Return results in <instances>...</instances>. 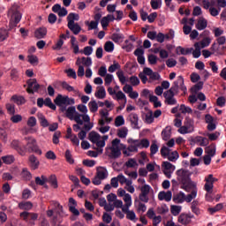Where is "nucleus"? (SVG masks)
<instances>
[{
	"label": "nucleus",
	"mask_w": 226,
	"mask_h": 226,
	"mask_svg": "<svg viewBox=\"0 0 226 226\" xmlns=\"http://www.w3.org/2000/svg\"><path fill=\"white\" fill-rule=\"evenodd\" d=\"M144 121L147 124H152L154 123V117L153 115V110L148 109L147 113H145Z\"/></svg>",
	"instance_id": "72a5a7b5"
},
{
	"label": "nucleus",
	"mask_w": 226,
	"mask_h": 226,
	"mask_svg": "<svg viewBox=\"0 0 226 226\" xmlns=\"http://www.w3.org/2000/svg\"><path fill=\"white\" fill-rule=\"evenodd\" d=\"M49 183L51 185L53 188H57V177L56 175H51L49 178Z\"/></svg>",
	"instance_id": "338daca9"
},
{
	"label": "nucleus",
	"mask_w": 226,
	"mask_h": 226,
	"mask_svg": "<svg viewBox=\"0 0 226 226\" xmlns=\"http://www.w3.org/2000/svg\"><path fill=\"white\" fill-rule=\"evenodd\" d=\"M2 161L5 165H11L15 162V156L13 155H4L2 157Z\"/></svg>",
	"instance_id": "09e8293b"
},
{
	"label": "nucleus",
	"mask_w": 226,
	"mask_h": 226,
	"mask_svg": "<svg viewBox=\"0 0 226 226\" xmlns=\"http://www.w3.org/2000/svg\"><path fill=\"white\" fill-rule=\"evenodd\" d=\"M202 87H204V82L200 81L191 88V91H192V93L196 94V93H199V91H200V89H202Z\"/></svg>",
	"instance_id": "4d7b16f0"
},
{
	"label": "nucleus",
	"mask_w": 226,
	"mask_h": 226,
	"mask_svg": "<svg viewBox=\"0 0 226 226\" xmlns=\"http://www.w3.org/2000/svg\"><path fill=\"white\" fill-rule=\"evenodd\" d=\"M55 105L59 107L60 112H66L68 105H75V99L69 98L68 95L59 94L54 100Z\"/></svg>",
	"instance_id": "f03ea898"
},
{
	"label": "nucleus",
	"mask_w": 226,
	"mask_h": 226,
	"mask_svg": "<svg viewBox=\"0 0 226 226\" xmlns=\"http://www.w3.org/2000/svg\"><path fill=\"white\" fill-rule=\"evenodd\" d=\"M144 72L149 77L150 80H160V74L158 72H154L149 67L144 68Z\"/></svg>",
	"instance_id": "aec40b11"
},
{
	"label": "nucleus",
	"mask_w": 226,
	"mask_h": 226,
	"mask_svg": "<svg viewBox=\"0 0 226 226\" xmlns=\"http://www.w3.org/2000/svg\"><path fill=\"white\" fill-rule=\"evenodd\" d=\"M88 108L90 112H92L93 114H94V112H98V102H96V101H91L88 103Z\"/></svg>",
	"instance_id": "6e6d98bb"
},
{
	"label": "nucleus",
	"mask_w": 226,
	"mask_h": 226,
	"mask_svg": "<svg viewBox=\"0 0 226 226\" xmlns=\"http://www.w3.org/2000/svg\"><path fill=\"white\" fill-rule=\"evenodd\" d=\"M124 202H125V204L123 207V213H125L127 220L135 222V220H137V215L133 210H130V207H132V195L125 194Z\"/></svg>",
	"instance_id": "20e7f679"
},
{
	"label": "nucleus",
	"mask_w": 226,
	"mask_h": 226,
	"mask_svg": "<svg viewBox=\"0 0 226 226\" xmlns=\"http://www.w3.org/2000/svg\"><path fill=\"white\" fill-rule=\"evenodd\" d=\"M222 209H223V204L219 203L215 207L208 208V212L210 215H215V213H218V211H222Z\"/></svg>",
	"instance_id": "5fc2aeb1"
},
{
	"label": "nucleus",
	"mask_w": 226,
	"mask_h": 226,
	"mask_svg": "<svg viewBox=\"0 0 226 226\" xmlns=\"http://www.w3.org/2000/svg\"><path fill=\"white\" fill-rule=\"evenodd\" d=\"M158 149H160V147L156 143V141H153L150 146V156H154L156 153H158Z\"/></svg>",
	"instance_id": "3c124183"
},
{
	"label": "nucleus",
	"mask_w": 226,
	"mask_h": 226,
	"mask_svg": "<svg viewBox=\"0 0 226 226\" xmlns=\"http://www.w3.org/2000/svg\"><path fill=\"white\" fill-rule=\"evenodd\" d=\"M195 132L194 122L192 118H185L184 125L178 129V133L181 135H186L187 133H193Z\"/></svg>",
	"instance_id": "423d86ee"
},
{
	"label": "nucleus",
	"mask_w": 226,
	"mask_h": 226,
	"mask_svg": "<svg viewBox=\"0 0 226 226\" xmlns=\"http://www.w3.org/2000/svg\"><path fill=\"white\" fill-rule=\"evenodd\" d=\"M177 180L184 186H186V185L190 184V171L183 169L177 170Z\"/></svg>",
	"instance_id": "6e6552de"
},
{
	"label": "nucleus",
	"mask_w": 226,
	"mask_h": 226,
	"mask_svg": "<svg viewBox=\"0 0 226 226\" xmlns=\"http://www.w3.org/2000/svg\"><path fill=\"white\" fill-rule=\"evenodd\" d=\"M128 119L132 126V128L137 129L139 128V115L136 113H131L128 116Z\"/></svg>",
	"instance_id": "b1692460"
},
{
	"label": "nucleus",
	"mask_w": 226,
	"mask_h": 226,
	"mask_svg": "<svg viewBox=\"0 0 226 226\" xmlns=\"http://www.w3.org/2000/svg\"><path fill=\"white\" fill-rule=\"evenodd\" d=\"M11 100H13V102H15L17 105H24V103H26V98H24L23 96L13 95L11 97Z\"/></svg>",
	"instance_id": "13d9d810"
},
{
	"label": "nucleus",
	"mask_w": 226,
	"mask_h": 226,
	"mask_svg": "<svg viewBox=\"0 0 226 226\" xmlns=\"http://www.w3.org/2000/svg\"><path fill=\"white\" fill-rule=\"evenodd\" d=\"M197 198V189H193L190 194L185 196V202H192L193 199Z\"/></svg>",
	"instance_id": "052dcab7"
},
{
	"label": "nucleus",
	"mask_w": 226,
	"mask_h": 226,
	"mask_svg": "<svg viewBox=\"0 0 226 226\" xmlns=\"http://www.w3.org/2000/svg\"><path fill=\"white\" fill-rule=\"evenodd\" d=\"M100 114L102 117V119L99 120L100 126H104L105 123H110L112 121V117L109 118V110L101 109Z\"/></svg>",
	"instance_id": "2eb2a0df"
},
{
	"label": "nucleus",
	"mask_w": 226,
	"mask_h": 226,
	"mask_svg": "<svg viewBox=\"0 0 226 226\" xmlns=\"http://www.w3.org/2000/svg\"><path fill=\"white\" fill-rule=\"evenodd\" d=\"M8 30L4 28H0V42L4 41V40H8Z\"/></svg>",
	"instance_id": "69168bd1"
},
{
	"label": "nucleus",
	"mask_w": 226,
	"mask_h": 226,
	"mask_svg": "<svg viewBox=\"0 0 226 226\" xmlns=\"http://www.w3.org/2000/svg\"><path fill=\"white\" fill-rule=\"evenodd\" d=\"M80 19V16H79V14L75 13V12H71L68 14L67 16V26L75 24V20L79 21V19Z\"/></svg>",
	"instance_id": "7c9ffc66"
},
{
	"label": "nucleus",
	"mask_w": 226,
	"mask_h": 226,
	"mask_svg": "<svg viewBox=\"0 0 226 226\" xmlns=\"http://www.w3.org/2000/svg\"><path fill=\"white\" fill-rule=\"evenodd\" d=\"M185 200H186L185 192H180L173 196V202H175V204H183Z\"/></svg>",
	"instance_id": "a878e982"
},
{
	"label": "nucleus",
	"mask_w": 226,
	"mask_h": 226,
	"mask_svg": "<svg viewBox=\"0 0 226 226\" xmlns=\"http://www.w3.org/2000/svg\"><path fill=\"white\" fill-rule=\"evenodd\" d=\"M211 45V38L206 37L201 41L194 43V47H200L201 49H206Z\"/></svg>",
	"instance_id": "2f4dec72"
},
{
	"label": "nucleus",
	"mask_w": 226,
	"mask_h": 226,
	"mask_svg": "<svg viewBox=\"0 0 226 226\" xmlns=\"http://www.w3.org/2000/svg\"><path fill=\"white\" fill-rule=\"evenodd\" d=\"M149 102L154 104V109L162 107V102L155 95H149Z\"/></svg>",
	"instance_id": "79ce46f5"
},
{
	"label": "nucleus",
	"mask_w": 226,
	"mask_h": 226,
	"mask_svg": "<svg viewBox=\"0 0 226 226\" xmlns=\"http://www.w3.org/2000/svg\"><path fill=\"white\" fill-rule=\"evenodd\" d=\"M88 139L92 141L93 144H95L96 142H98V140H100V135L98 134V132L92 131L88 134Z\"/></svg>",
	"instance_id": "37998d69"
},
{
	"label": "nucleus",
	"mask_w": 226,
	"mask_h": 226,
	"mask_svg": "<svg viewBox=\"0 0 226 226\" xmlns=\"http://www.w3.org/2000/svg\"><path fill=\"white\" fill-rule=\"evenodd\" d=\"M95 176L102 180L107 179V170L102 168H98Z\"/></svg>",
	"instance_id": "de8ad7c7"
},
{
	"label": "nucleus",
	"mask_w": 226,
	"mask_h": 226,
	"mask_svg": "<svg viewBox=\"0 0 226 226\" xmlns=\"http://www.w3.org/2000/svg\"><path fill=\"white\" fill-rule=\"evenodd\" d=\"M179 89L180 91H183L185 94H186V87L185 86V79L183 76H178L170 89L167 91L170 92L172 94H178Z\"/></svg>",
	"instance_id": "39448f33"
},
{
	"label": "nucleus",
	"mask_w": 226,
	"mask_h": 226,
	"mask_svg": "<svg viewBox=\"0 0 226 226\" xmlns=\"http://www.w3.org/2000/svg\"><path fill=\"white\" fill-rule=\"evenodd\" d=\"M95 98H98L99 100H103L105 96H107V93L105 92V87H101L97 88V91L94 94Z\"/></svg>",
	"instance_id": "58836bf2"
},
{
	"label": "nucleus",
	"mask_w": 226,
	"mask_h": 226,
	"mask_svg": "<svg viewBox=\"0 0 226 226\" xmlns=\"http://www.w3.org/2000/svg\"><path fill=\"white\" fill-rule=\"evenodd\" d=\"M37 118L39 119V123L42 128H47L50 126V124H49V120L45 117V115L41 112L37 113Z\"/></svg>",
	"instance_id": "c85d7f7f"
},
{
	"label": "nucleus",
	"mask_w": 226,
	"mask_h": 226,
	"mask_svg": "<svg viewBox=\"0 0 226 226\" xmlns=\"http://www.w3.org/2000/svg\"><path fill=\"white\" fill-rule=\"evenodd\" d=\"M117 135L119 139H126L128 137V127H122L117 131Z\"/></svg>",
	"instance_id": "a19ab883"
},
{
	"label": "nucleus",
	"mask_w": 226,
	"mask_h": 226,
	"mask_svg": "<svg viewBox=\"0 0 226 226\" xmlns=\"http://www.w3.org/2000/svg\"><path fill=\"white\" fill-rule=\"evenodd\" d=\"M205 153L208 156H215V154H216V145L214 143L210 144L205 148Z\"/></svg>",
	"instance_id": "c9c22d12"
},
{
	"label": "nucleus",
	"mask_w": 226,
	"mask_h": 226,
	"mask_svg": "<svg viewBox=\"0 0 226 226\" xmlns=\"http://www.w3.org/2000/svg\"><path fill=\"white\" fill-rule=\"evenodd\" d=\"M68 29L73 33V34H79L80 31H82V27L79 25V23H74L72 25H67Z\"/></svg>",
	"instance_id": "4c0bfd02"
},
{
	"label": "nucleus",
	"mask_w": 226,
	"mask_h": 226,
	"mask_svg": "<svg viewBox=\"0 0 226 226\" xmlns=\"http://www.w3.org/2000/svg\"><path fill=\"white\" fill-rule=\"evenodd\" d=\"M105 154L109 158H114V139L111 140V145L106 147Z\"/></svg>",
	"instance_id": "a18cd8bd"
},
{
	"label": "nucleus",
	"mask_w": 226,
	"mask_h": 226,
	"mask_svg": "<svg viewBox=\"0 0 226 226\" xmlns=\"http://www.w3.org/2000/svg\"><path fill=\"white\" fill-rule=\"evenodd\" d=\"M162 167L163 169V174L168 177V179H170V177H172V173L176 170V166L170 162H163Z\"/></svg>",
	"instance_id": "9b49d317"
},
{
	"label": "nucleus",
	"mask_w": 226,
	"mask_h": 226,
	"mask_svg": "<svg viewBox=\"0 0 226 226\" xmlns=\"http://www.w3.org/2000/svg\"><path fill=\"white\" fill-rule=\"evenodd\" d=\"M29 166L32 169V170H36L38 167H40V161L38 160V157L34 154H31L28 157Z\"/></svg>",
	"instance_id": "a211bd4d"
},
{
	"label": "nucleus",
	"mask_w": 226,
	"mask_h": 226,
	"mask_svg": "<svg viewBox=\"0 0 226 226\" xmlns=\"http://www.w3.org/2000/svg\"><path fill=\"white\" fill-rule=\"evenodd\" d=\"M112 20H114V15L109 14L106 17H103L101 19V26L102 29H107V27L109 26V24L112 22Z\"/></svg>",
	"instance_id": "cd10ccee"
},
{
	"label": "nucleus",
	"mask_w": 226,
	"mask_h": 226,
	"mask_svg": "<svg viewBox=\"0 0 226 226\" xmlns=\"http://www.w3.org/2000/svg\"><path fill=\"white\" fill-rule=\"evenodd\" d=\"M125 167H127V169H135V167H139V163H137L135 159L131 158L125 162Z\"/></svg>",
	"instance_id": "603ef678"
},
{
	"label": "nucleus",
	"mask_w": 226,
	"mask_h": 226,
	"mask_svg": "<svg viewBox=\"0 0 226 226\" xmlns=\"http://www.w3.org/2000/svg\"><path fill=\"white\" fill-rule=\"evenodd\" d=\"M158 200H165V202H170L172 200V192L171 191H161L158 193Z\"/></svg>",
	"instance_id": "dca6fc26"
},
{
	"label": "nucleus",
	"mask_w": 226,
	"mask_h": 226,
	"mask_svg": "<svg viewBox=\"0 0 226 226\" xmlns=\"http://www.w3.org/2000/svg\"><path fill=\"white\" fill-rule=\"evenodd\" d=\"M44 105L46 107H49V109H51V110H56V109H57V107H56V104L52 103V99H50V97H47L44 100Z\"/></svg>",
	"instance_id": "bf43d9fd"
},
{
	"label": "nucleus",
	"mask_w": 226,
	"mask_h": 226,
	"mask_svg": "<svg viewBox=\"0 0 226 226\" xmlns=\"http://www.w3.org/2000/svg\"><path fill=\"white\" fill-rule=\"evenodd\" d=\"M26 84V92L28 93V94H34V93H38L40 87H41V86L38 84L36 79H28Z\"/></svg>",
	"instance_id": "9d476101"
},
{
	"label": "nucleus",
	"mask_w": 226,
	"mask_h": 226,
	"mask_svg": "<svg viewBox=\"0 0 226 226\" xmlns=\"http://www.w3.org/2000/svg\"><path fill=\"white\" fill-rule=\"evenodd\" d=\"M199 206H200V203L199 202V200H193L191 203V210L192 213H193L194 215H196V216H200V215H202V210H200V208L199 207Z\"/></svg>",
	"instance_id": "4be33fe9"
},
{
	"label": "nucleus",
	"mask_w": 226,
	"mask_h": 226,
	"mask_svg": "<svg viewBox=\"0 0 226 226\" xmlns=\"http://www.w3.org/2000/svg\"><path fill=\"white\" fill-rule=\"evenodd\" d=\"M216 181H218V178L215 177L213 174L205 177L204 190L207 193H213V189L215 188V183H216Z\"/></svg>",
	"instance_id": "1a4fd4ad"
},
{
	"label": "nucleus",
	"mask_w": 226,
	"mask_h": 226,
	"mask_svg": "<svg viewBox=\"0 0 226 226\" xmlns=\"http://www.w3.org/2000/svg\"><path fill=\"white\" fill-rule=\"evenodd\" d=\"M45 183H47V178L45 176L36 177H35V184L38 185L39 186H44Z\"/></svg>",
	"instance_id": "680f3d73"
},
{
	"label": "nucleus",
	"mask_w": 226,
	"mask_h": 226,
	"mask_svg": "<svg viewBox=\"0 0 226 226\" xmlns=\"http://www.w3.org/2000/svg\"><path fill=\"white\" fill-rule=\"evenodd\" d=\"M134 56H136L137 61L139 64H146V58L144 57V49L142 48H138L134 51Z\"/></svg>",
	"instance_id": "6ab92c4d"
},
{
	"label": "nucleus",
	"mask_w": 226,
	"mask_h": 226,
	"mask_svg": "<svg viewBox=\"0 0 226 226\" xmlns=\"http://www.w3.org/2000/svg\"><path fill=\"white\" fill-rule=\"evenodd\" d=\"M25 140H26V145H24L25 154L26 153H35V154H39V156H41L42 152L41 149H40V147H38L36 139L33 137H26Z\"/></svg>",
	"instance_id": "7ed1b4c3"
},
{
	"label": "nucleus",
	"mask_w": 226,
	"mask_h": 226,
	"mask_svg": "<svg viewBox=\"0 0 226 226\" xmlns=\"http://www.w3.org/2000/svg\"><path fill=\"white\" fill-rule=\"evenodd\" d=\"M202 6L204 10H209V8L215 6V0H212L211 2L209 0H202Z\"/></svg>",
	"instance_id": "e2e57ef3"
},
{
	"label": "nucleus",
	"mask_w": 226,
	"mask_h": 226,
	"mask_svg": "<svg viewBox=\"0 0 226 226\" xmlns=\"http://www.w3.org/2000/svg\"><path fill=\"white\" fill-rule=\"evenodd\" d=\"M167 158L170 162H177L179 159V153H177V151H173L168 154Z\"/></svg>",
	"instance_id": "864d4df0"
},
{
	"label": "nucleus",
	"mask_w": 226,
	"mask_h": 226,
	"mask_svg": "<svg viewBox=\"0 0 226 226\" xmlns=\"http://www.w3.org/2000/svg\"><path fill=\"white\" fill-rule=\"evenodd\" d=\"M115 126H117V128L124 126V117H123V115H119L115 118Z\"/></svg>",
	"instance_id": "8fccbe9b"
},
{
	"label": "nucleus",
	"mask_w": 226,
	"mask_h": 226,
	"mask_svg": "<svg viewBox=\"0 0 226 226\" xmlns=\"http://www.w3.org/2000/svg\"><path fill=\"white\" fill-rule=\"evenodd\" d=\"M124 41V34L121 33L119 28L116 29V32L114 34V42L115 43H123Z\"/></svg>",
	"instance_id": "c756f323"
},
{
	"label": "nucleus",
	"mask_w": 226,
	"mask_h": 226,
	"mask_svg": "<svg viewBox=\"0 0 226 226\" xmlns=\"http://www.w3.org/2000/svg\"><path fill=\"white\" fill-rule=\"evenodd\" d=\"M105 52H112L114 50V43L110 41L104 44Z\"/></svg>",
	"instance_id": "774afa93"
},
{
	"label": "nucleus",
	"mask_w": 226,
	"mask_h": 226,
	"mask_svg": "<svg viewBox=\"0 0 226 226\" xmlns=\"http://www.w3.org/2000/svg\"><path fill=\"white\" fill-rule=\"evenodd\" d=\"M34 36L37 40H41V38H45L47 36V27L41 26L35 30Z\"/></svg>",
	"instance_id": "393cba45"
},
{
	"label": "nucleus",
	"mask_w": 226,
	"mask_h": 226,
	"mask_svg": "<svg viewBox=\"0 0 226 226\" xmlns=\"http://www.w3.org/2000/svg\"><path fill=\"white\" fill-rule=\"evenodd\" d=\"M21 176L25 179V181H30V179L33 177V176L31 175V172H29L27 169L22 170Z\"/></svg>",
	"instance_id": "0e129e2a"
},
{
	"label": "nucleus",
	"mask_w": 226,
	"mask_h": 226,
	"mask_svg": "<svg viewBox=\"0 0 226 226\" xmlns=\"http://www.w3.org/2000/svg\"><path fill=\"white\" fill-rule=\"evenodd\" d=\"M163 96L165 98L164 103H166V105H176L177 103V100L174 97L176 94H172V92L167 90L163 93Z\"/></svg>",
	"instance_id": "4468645a"
},
{
	"label": "nucleus",
	"mask_w": 226,
	"mask_h": 226,
	"mask_svg": "<svg viewBox=\"0 0 226 226\" xmlns=\"http://www.w3.org/2000/svg\"><path fill=\"white\" fill-rule=\"evenodd\" d=\"M177 50H178L182 56H188L189 54H192V52H193V48L185 49L179 46L177 48Z\"/></svg>",
	"instance_id": "49530a36"
},
{
	"label": "nucleus",
	"mask_w": 226,
	"mask_h": 226,
	"mask_svg": "<svg viewBox=\"0 0 226 226\" xmlns=\"http://www.w3.org/2000/svg\"><path fill=\"white\" fill-rule=\"evenodd\" d=\"M183 209V207L177 206V205H171L170 206V213L173 215V216H177L179 213H181V210Z\"/></svg>",
	"instance_id": "c03bdc74"
},
{
	"label": "nucleus",
	"mask_w": 226,
	"mask_h": 226,
	"mask_svg": "<svg viewBox=\"0 0 226 226\" xmlns=\"http://www.w3.org/2000/svg\"><path fill=\"white\" fill-rule=\"evenodd\" d=\"M77 113V109L75 106H71L65 110V116L71 121H73V117H75V114Z\"/></svg>",
	"instance_id": "f704fd0d"
},
{
	"label": "nucleus",
	"mask_w": 226,
	"mask_h": 226,
	"mask_svg": "<svg viewBox=\"0 0 226 226\" xmlns=\"http://www.w3.org/2000/svg\"><path fill=\"white\" fill-rule=\"evenodd\" d=\"M170 135H172V127L166 126L162 132V139L169 140V139H170Z\"/></svg>",
	"instance_id": "e433bc0d"
},
{
	"label": "nucleus",
	"mask_w": 226,
	"mask_h": 226,
	"mask_svg": "<svg viewBox=\"0 0 226 226\" xmlns=\"http://www.w3.org/2000/svg\"><path fill=\"white\" fill-rule=\"evenodd\" d=\"M195 27L198 31H204L207 27V19L203 16L198 18Z\"/></svg>",
	"instance_id": "f3484780"
},
{
	"label": "nucleus",
	"mask_w": 226,
	"mask_h": 226,
	"mask_svg": "<svg viewBox=\"0 0 226 226\" xmlns=\"http://www.w3.org/2000/svg\"><path fill=\"white\" fill-rule=\"evenodd\" d=\"M22 19V14L19 11H14L12 12L11 21H10V28L13 29V27H17V25Z\"/></svg>",
	"instance_id": "ddd939ff"
},
{
	"label": "nucleus",
	"mask_w": 226,
	"mask_h": 226,
	"mask_svg": "<svg viewBox=\"0 0 226 226\" xmlns=\"http://www.w3.org/2000/svg\"><path fill=\"white\" fill-rule=\"evenodd\" d=\"M192 218H193V215H190L188 214H181L178 216L177 222L182 223V225H188V223L192 222Z\"/></svg>",
	"instance_id": "412c9836"
},
{
	"label": "nucleus",
	"mask_w": 226,
	"mask_h": 226,
	"mask_svg": "<svg viewBox=\"0 0 226 226\" xmlns=\"http://www.w3.org/2000/svg\"><path fill=\"white\" fill-rule=\"evenodd\" d=\"M18 207L23 211H30V209H33V203L31 201H21Z\"/></svg>",
	"instance_id": "473e14b6"
},
{
	"label": "nucleus",
	"mask_w": 226,
	"mask_h": 226,
	"mask_svg": "<svg viewBox=\"0 0 226 226\" xmlns=\"http://www.w3.org/2000/svg\"><path fill=\"white\" fill-rule=\"evenodd\" d=\"M194 143L199 144V146H201L202 147H206V146L209 145V139L202 136H196L194 138Z\"/></svg>",
	"instance_id": "bb28decb"
},
{
	"label": "nucleus",
	"mask_w": 226,
	"mask_h": 226,
	"mask_svg": "<svg viewBox=\"0 0 226 226\" xmlns=\"http://www.w3.org/2000/svg\"><path fill=\"white\" fill-rule=\"evenodd\" d=\"M117 181H118L120 185H125L124 190H126V192H129V193H135V187L133 186V181L132 179H128L123 174H119L117 177Z\"/></svg>",
	"instance_id": "0eeeda50"
},
{
	"label": "nucleus",
	"mask_w": 226,
	"mask_h": 226,
	"mask_svg": "<svg viewBox=\"0 0 226 226\" xmlns=\"http://www.w3.org/2000/svg\"><path fill=\"white\" fill-rule=\"evenodd\" d=\"M127 142L129 144L127 149L123 150V154H124V156H132L133 153H139V149H147L151 144L147 139H129Z\"/></svg>",
	"instance_id": "f257e3e1"
},
{
	"label": "nucleus",
	"mask_w": 226,
	"mask_h": 226,
	"mask_svg": "<svg viewBox=\"0 0 226 226\" xmlns=\"http://www.w3.org/2000/svg\"><path fill=\"white\" fill-rule=\"evenodd\" d=\"M115 96H116V100L119 102V103H126V95L124 94V93H123V91H118L117 93H115Z\"/></svg>",
	"instance_id": "ea45409f"
},
{
	"label": "nucleus",
	"mask_w": 226,
	"mask_h": 226,
	"mask_svg": "<svg viewBox=\"0 0 226 226\" xmlns=\"http://www.w3.org/2000/svg\"><path fill=\"white\" fill-rule=\"evenodd\" d=\"M11 149H14V151H17L20 154V156H26V148H24V145H22V142L19 139H13L11 142Z\"/></svg>",
	"instance_id": "f8f14e48"
},
{
	"label": "nucleus",
	"mask_w": 226,
	"mask_h": 226,
	"mask_svg": "<svg viewBox=\"0 0 226 226\" xmlns=\"http://www.w3.org/2000/svg\"><path fill=\"white\" fill-rule=\"evenodd\" d=\"M107 200L109 204L106 203L104 206L105 211H114V203H112L114 202V192H111L107 196Z\"/></svg>",
	"instance_id": "5701e85b"
}]
</instances>
